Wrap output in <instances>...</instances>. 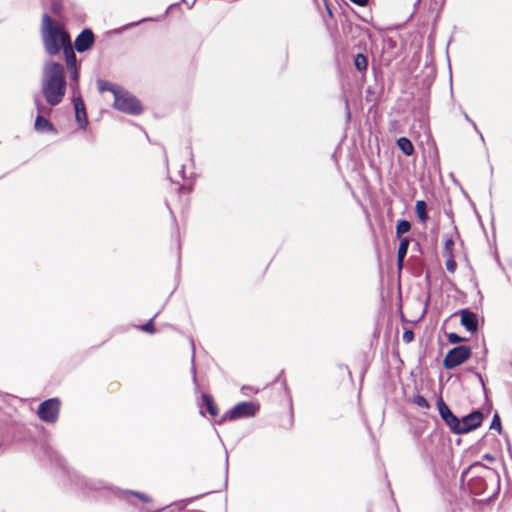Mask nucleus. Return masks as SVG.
<instances>
[{
    "mask_svg": "<svg viewBox=\"0 0 512 512\" xmlns=\"http://www.w3.org/2000/svg\"><path fill=\"white\" fill-rule=\"evenodd\" d=\"M72 102H73V106H74V110H75V118H76V121H77L79 127L81 129H86V127L88 125L87 114H86L84 102H83L80 94L73 95Z\"/></svg>",
    "mask_w": 512,
    "mask_h": 512,
    "instance_id": "obj_10",
    "label": "nucleus"
},
{
    "mask_svg": "<svg viewBox=\"0 0 512 512\" xmlns=\"http://www.w3.org/2000/svg\"><path fill=\"white\" fill-rule=\"evenodd\" d=\"M415 211L417 213L419 220L422 223H425L428 219L426 202L423 200H418L415 204Z\"/></svg>",
    "mask_w": 512,
    "mask_h": 512,
    "instance_id": "obj_17",
    "label": "nucleus"
},
{
    "mask_svg": "<svg viewBox=\"0 0 512 512\" xmlns=\"http://www.w3.org/2000/svg\"><path fill=\"white\" fill-rule=\"evenodd\" d=\"M67 81L62 64L55 61L45 63L41 77V93L49 106L59 105L66 94Z\"/></svg>",
    "mask_w": 512,
    "mask_h": 512,
    "instance_id": "obj_1",
    "label": "nucleus"
},
{
    "mask_svg": "<svg viewBox=\"0 0 512 512\" xmlns=\"http://www.w3.org/2000/svg\"><path fill=\"white\" fill-rule=\"evenodd\" d=\"M461 324L466 328L467 331L474 333L478 329V317L474 312L468 309L460 311Z\"/></svg>",
    "mask_w": 512,
    "mask_h": 512,
    "instance_id": "obj_12",
    "label": "nucleus"
},
{
    "mask_svg": "<svg viewBox=\"0 0 512 512\" xmlns=\"http://www.w3.org/2000/svg\"><path fill=\"white\" fill-rule=\"evenodd\" d=\"M34 127L38 132H55V128L44 116L37 115Z\"/></svg>",
    "mask_w": 512,
    "mask_h": 512,
    "instance_id": "obj_13",
    "label": "nucleus"
},
{
    "mask_svg": "<svg viewBox=\"0 0 512 512\" xmlns=\"http://www.w3.org/2000/svg\"><path fill=\"white\" fill-rule=\"evenodd\" d=\"M408 247H409V239H408V237L401 238L400 244H399V247H398L397 256L406 257L407 251H408Z\"/></svg>",
    "mask_w": 512,
    "mask_h": 512,
    "instance_id": "obj_22",
    "label": "nucleus"
},
{
    "mask_svg": "<svg viewBox=\"0 0 512 512\" xmlns=\"http://www.w3.org/2000/svg\"><path fill=\"white\" fill-rule=\"evenodd\" d=\"M444 256L447 258L446 263H445L446 269L450 273H454L456 270L457 264L453 258V255H444Z\"/></svg>",
    "mask_w": 512,
    "mask_h": 512,
    "instance_id": "obj_23",
    "label": "nucleus"
},
{
    "mask_svg": "<svg viewBox=\"0 0 512 512\" xmlns=\"http://www.w3.org/2000/svg\"><path fill=\"white\" fill-rule=\"evenodd\" d=\"M482 418V413L479 411H474L462 417L459 419V424L456 426L455 434H464L476 429L481 425Z\"/></svg>",
    "mask_w": 512,
    "mask_h": 512,
    "instance_id": "obj_8",
    "label": "nucleus"
},
{
    "mask_svg": "<svg viewBox=\"0 0 512 512\" xmlns=\"http://www.w3.org/2000/svg\"><path fill=\"white\" fill-rule=\"evenodd\" d=\"M354 64L357 70L364 71L367 68L368 61L365 55L359 53L356 55Z\"/></svg>",
    "mask_w": 512,
    "mask_h": 512,
    "instance_id": "obj_20",
    "label": "nucleus"
},
{
    "mask_svg": "<svg viewBox=\"0 0 512 512\" xmlns=\"http://www.w3.org/2000/svg\"><path fill=\"white\" fill-rule=\"evenodd\" d=\"M448 341L452 344H457L463 341V338L460 337L458 334L452 332L448 334Z\"/></svg>",
    "mask_w": 512,
    "mask_h": 512,
    "instance_id": "obj_28",
    "label": "nucleus"
},
{
    "mask_svg": "<svg viewBox=\"0 0 512 512\" xmlns=\"http://www.w3.org/2000/svg\"><path fill=\"white\" fill-rule=\"evenodd\" d=\"M191 362H192L191 372L193 375V381H194L195 385H197V376H196V367H195V363H194V355L192 356Z\"/></svg>",
    "mask_w": 512,
    "mask_h": 512,
    "instance_id": "obj_32",
    "label": "nucleus"
},
{
    "mask_svg": "<svg viewBox=\"0 0 512 512\" xmlns=\"http://www.w3.org/2000/svg\"><path fill=\"white\" fill-rule=\"evenodd\" d=\"M75 485L78 486L84 493L93 496H108L110 494L116 495L121 499L126 500L129 504L135 505L130 499V496L137 497L145 503L151 502V498L141 492L132 490H120L112 487L101 480L87 479L84 476L76 474L74 476Z\"/></svg>",
    "mask_w": 512,
    "mask_h": 512,
    "instance_id": "obj_2",
    "label": "nucleus"
},
{
    "mask_svg": "<svg viewBox=\"0 0 512 512\" xmlns=\"http://www.w3.org/2000/svg\"><path fill=\"white\" fill-rule=\"evenodd\" d=\"M41 37L45 51L50 56L59 54L62 47L71 42L69 34L47 13L42 15Z\"/></svg>",
    "mask_w": 512,
    "mask_h": 512,
    "instance_id": "obj_3",
    "label": "nucleus"
},
{
    "mask_svg": "<svg viewBox=\"0 0 512 512\" xmlns=\"http://www.w3.org/2000/svg\"><path fill=\"white\" fill-rule=\"evenodd\" d=\"M410 229H411V224L409 221L400 220V221H398L397 226H396V233L398 236H400L404 233L409 232Z\"/></svg>",
    "mask_w": 512,
    "mask_h": 512,
    "instance_id": "obj_21",
    "label": "nucleus"
},
{
    "mask_svg": "<svg viewBox=\"0 0 512 512\" xmlns=\"http://www.w3.org/2000/svg\"><path fill=\"white\" fill-rule=\"evenodd\" d=\"M350 1L356 5L365 6L369 0H350Z\"/></svg>",
    "mask_w": 512,
    "mask_h": 512,
    "instance_id": "obj_36",
    "label": "nucleus"
},
{
    "mask_svg": "<svg viewBox=\"0 0 512 512\" xmlns=\"http://www.w3.org/2000/svg\"><path fill=\"white\" fill-rule=\"evenodd\" d=\"M69 73L70 78V88L73 92V95H78L79 93V85H78V79H79V72L78 67H73L67 69Z\"/></svg>",
    "mask_w": 512,
    "mask_h": 512,
    "instance_id": "obj_15",
    "label": "nucleus"
},
{
    "mask_svg": "<svg viewBox=\"0 0 512 512\" xmlns=\"http://www.w3.org/2000/svg\"><path fill=\"white\" fill-rule=\"evenodd\" d=\"M140 329L144 332H147V333H150V334H153L155 332V328H154V318H151L147 323H145L144 325H142L140 327Z\"/></svg>",
    "mask_w": 512,
    "mask_h": 512,
    "instance_id": "obj_26",
    "label": "nucleus"
},
{
    "mask_svg": "<svg viewBox=\"0 0 512 512\" xmlns=\"http://www.w3.org/2000/svg\"><path fill=\"white\" fill-rule=\"evenodd\" d=\"M59 400L56 398L43 401L38 407V417L48 423L56 422L59 413Z\"/></svg>",
    "mask_w": 512,
    "mask_h": 512,
    "instance_id": "obj_7",
    "label": "nucleus"
},
{
    "mask_svg": "<svg viewBox=\"0 0 512 512\" xmlns=\"http://www.w3.org/2000/svg\"><path fill=\"white\" fill-rule=\"evenodd\" d=\"M404 259H405V257L397 256V266H398L399 270H401L403 268Z\"/></svg>",
    "mask_w": 512,
    "mask_h": 512,
    "instance_id": "obj_35",
    "label": "nucleus"
},
{
    "mask_svg": "<svg viewBox=\"0 0 512 512\" xmlns=\"http://www.w3.org/2000/svg\"><path fill=\"white\" fill-rule=\"evenodd\" d=\"M464 117L467 121H469L472 124L475 131H477V133H479L480 139L484 142V137H483L482 133L478 130L476 123L473 120H471L470 117L466 113H464Z\"/></svg>",
    "mask_w": 512,
    "mask_h": 512,
    "instance_id": "obj_31",
    "label": "nucleus"
},
{
    "mask_svg": "<svg viewBox=\"0 0 512 512\" xmlns=\"http://www.w3.org/2000/svg\"><path fill=\"white\" fill-rule=\"evenodd\" d=\"M471 356L469 346L460 345L449 350L443 360L444 368L450 370L464 363Z\"/></svg>",
    "mask_w": 512,
    "mask_h": 512,
    "instance_id": "obj_6",
    "label": "nucleus"
},
{
    "mask_svg": "<svg viewBox=\"0 0 512 512\" xmlns=\"http://www.w3.org/2000/svg\"><path fill=\"white\" fill-rule=\"evenodd\" d=\"M62 49L64 52L67 69L77 67V59L71 42H69V45L63 46Z\"/></svg>",
    "mask_w": 512,
    "mask_h": 512,
    "instance_id": "obj_14",
    "label": "nucleus"
},
{
    "mask_svg": "<svg viewBox=\"0 0 512 512\" xmlns=\"http://www.w3.org/2000/svg\"><path fill=\"white\" fill-rule=\"evenodd\" d=\"M94 43V34L90 29H84L75 39V49L83 53L91 48Z\"/></svg>",
    "mask_w": 512,
    "mask_h": 512,
    "instance_id": "obj_11",
    "label": "nucleus"
},
{
    "mask_svg": "<svg viewBox=\"0 0 512 512\" xmlns=\"http://www.w3.org/2000/svg\"><path fill=\"white\" fill-rule=\"evenodd\" d=\"M453 246H454V241L452 238H446L445 239V243H444V255H453L452 254V251H453Z\"/></svg>",
    "mask_w": 512,
    "mask_h": 512,
    "instance_id": "obj_25",
    "label": "nucleus"
},
{
    "mask_svg": "<svg viewBox=\"0 0 512 512\" xmlns=\"http://www.w3.org/2000/svg\"><path fill=\"white\" fill-rule=\"evenodd\" d=\"M109 91L114 96V107L117 110L131 115H139L142 112L141 103L130 92L115 85H109Z\"/></svg>",
    "mask_w": 512,
    "mask_h": 512,
    "instance_id": "obj_4",
    "label": "nucleus"
},
{
    "mask_svg": "<svg viewBox=\"0 0 512 512\" xmlns=\"http://www.w3.org/2000/svg\"><path fill=\"white\" fill-rule=\"evenodd\" d=\"M490 429H497L499 432L501 430V421H500V417L498 414H495L493 416V419H492V422H491V425H490Z\"/></svg>",
    "mask_w": 512,
    "mask_h": 512,
    "instance_id": "obj_27",
    "label": "nucleus"
},
{
    "mask_svg": "<svg viewBox=\"0 0 512 512\" xmlns=\"http://www.w3.org/2000/svg\"><path fill=\"white\" fill-rule=\"evenodd\" d=\"M437 407L439 410V414L443 421L447 424V426L450 428V430L455 433L456 426L459 424V418H457L450 408L447 406V404L443 401L442 398H439L437 400Z\"/></svg>",
    "mask_w": 512,
    "mask_h": 512,
    "instance_id": "obj_9",
    "label": "nucleus"
},
{
    "mask_svg": "<svg viewBox=\"0 0 512 512\" xmlns=\"http://www.w3.org/2000/svg\"><path fill=\"white\" fill-rule=\"evenodd\" d=\"M202 401H203L204 405L206 406L207 411L209 412V414L211 416L215 417L218 414V407L214 403L212 397L207 395V394H203L202 395Z\"/></svg>",
    "mask_w": 512,
    "mask_h": 512,
    "instance_id": "obj_18",
    "label": "nucleus"
},
{
    "mask_svg": "<svg viewBox=\"0 0 512 512\" xmlns=\"http://www.w3.org/2000/svg\"><path fill=\"white\" fill-rule=\"evenodd\" d=\"M413 402L420 408H423V409H428L430 407L428 401L426 400L425 397L421 396V395H416L414 397V400Z\"/></svg>",
    "mask_w": 512,
    "mask_h": 512,
    "instance_id": "obj_24",
    "label": "nucleus"
},
{
    "mask_svg": "<svg viewBox=\"0 0 512 512\" xmlns=\"http://www.w3.org/2000/svg\"><path fill=\"white\" fill-rule=\"evenodd\" d=\"M109 85H112V84L108 83V82L100 83V85H99L100 91H109Z\"/></svg>",
    "mask_w": 512,
    "mask_h": 512,
    "instance_id": "obj_34",
    "label": "nucleus"
},
{
    "mask_svg": "<svg viewBox=\"0 0 512 512\" xmlns=\"http://www.w3.org/2000/svg\"><path fill=\"white\" fill-rule=\"evenodd\" d=\"M484 457H485V459H488V460H492L493 459V457L491 455H489V454H486Z\"/></svg>",
    "mask_w": 512,
    "mask_h": 512,
    "instance_id": "obj_38",
    "label": "nucleus"
},
{
    "mask_svg": "<svg viewBox=\"0 0 512 512\" xmlns=\"http://www.w3.org/2000/svg\"><path fill=\"white\" fill-rule=\"evenodd\" d=\"M242 391L246 395L249 394L248 392H253V393L257 392V390H254L252 387H245V386L242 387Z\"/></svg>",
    "mask_w": 512,
    "mask_h": 512,
    "instance_id": "obj_37",
    "label": "nucleus"
},
{
    "mask_svg": "<svg viewBox=\"0 0 512 512\" xmlns=\"http://www.w3.org/2000/svg\"><path fill=\"white\" fill-rule=\"evenodd\" d=\"M478 377H479V379H480L481 383H482V384H484V383H483L482 376H481L480 374H478Z\"/></svg>",
    "mask_w": 512,
    "mask_h": 512,
    "instance_id": "obj_39",
    "label": "nucleus"
},
{
    "mask_svg": "<svg viewBox=\"0 0 512 512\" xmlns=\"http://www.w3.org/2000/svg\"><path fill=\"white\" fill-rule=\"evenodd\" d=\"M149 20H153V19L152 18H143V19H141V20H139L137 22H132V23L128 24L126 26V28H130V27L136 26V25H138V24H140L142 22L149 21Z\"/></svg>",
    "mask_w": 512,
    "mask_h": 512,
    "instance_id": "obj_33",
    "label": "nucleus"
},
{
    "mask_svg": "<svg viewBox=\"0 0 512 512\" xmlns=\"http://www.w3.org/2000/svg\"><path fill=\"white\" fill-rule=\"evenodd\" d=\"M61 5L59 0H51V11L53 13H58L60 11Z\"/></svg>",
    "mask_w": 512,
    "mask_h": 512,
    "instance_id": "obj_30",
    "label": "nucleus"
},
{
    "mask_svg": "<svg viewBox=\"0 0 512 512\" xmlns=\"http://www.w3.org/2000/svg\"><path fill=\"white\" fill-rule=\"evenodd\" d=\"M398 148L405 154L406 156H411L414 153V146L412 142L406 137H400L397 140Z\"/></svg>",
    "mask_w": 512,
    "mask_h": 512,
    "instance_id": "obj_16",
    "label": "nucleus"
},
{
    "mask_svg": "<svg viewBox=\"0 0 512 512\" xmlns=\"http://www.w3.org/2000/svg\"><path fill=\"white\" fill-rule=\"evenodd\" d=\"M259 410V404L245 401L236 404L232 409L227 411L224 419L234 421L237 419L254 417Z\"/></svg>",
    "mask_w": 512,
    "mask_h": 512,
    "instance_id": "obj_5",
    "label": "nucleus"
},
{
    "mask_svg": "<svg viewBox=\"0 0 512 512\" xmlns=\"http://www.w3.org/2000/svg\"><path fill=\"white\" fill-rule=\"evenodd\" d=\"M403 341L405 343H410L413 338H414V333L412 330H406L404 333H403Z\"/></svg>",
    "mask_w": 512,
    "mask_h": 512,
    "instance_id": "obj_29",
    "label": "nucleus"
},
{
    "mask_svg": "<svg viewBox=\"0 0 512 512\" xmlns=\"http://www.w3.org/2000/svg\"><path fill=\"white\" fill-rule=\"evenodd\" d=\"M34 105L36 107V110H37V115H41V116H45V115H49L51 112H52V109L46 105H44L41 100L39 99V96L36 95L34 97Z\"/></svg>",
    "mask_w": 512,
    "mask_h": 512,
    "instance_id": "obj_19",
    "label": "nucleus"
}]
</instances>
